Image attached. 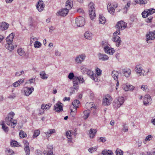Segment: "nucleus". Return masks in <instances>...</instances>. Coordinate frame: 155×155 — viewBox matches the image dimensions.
Wrapping results in <instances>:
<instances>
[{
	"label": "nucleus",
	"instance_id": "1",
	"mask_svg": "<svg viewBox=\"0 0 155 155\" xmlns=\"http://www.w3.org/2000/svg\"><path fill=\"white\" fill-rule=\"evenodd\" d=\"M15 113L13 112H10L8 115V117L5 118V121L8 125H11L12 128H14L16 124H17V121L16 120L13 119Z\"/></svg>",
	"mask_w": 155,
	"mask_h": 155
},
{
	"label": "nucleus",
	"instance_id": "2",
	"mask_svg": "<svg viewBox=\"0 0 155 155\" xmlns=\"http://www.w3.org/2000/svg\"><path fill=\"white\" fill-rule=\"evenodd\" d=\"M14 37V34L12 33L7 37L6 39L7 43L5 44V47L6 49L11 51L14 49V46L12 44Z\"/></svg>",
	"mask_w": 155,
	"mask_h": 155
},
{
	"label": "nucleus",
	"instance_id": "3",
	"mask_svg": "<svg viewBox=\"0 0 155 155\" xmlns=\"http://www.w3.org/2000/svg\"><path fill=\"white\" fill-rule=\"evenodd\" d=\"M83 78H82L75 76L73 79V87L71 88V89L78 90L79 83H83Z\"/></svg>",
	"mask_w": 155,
	"mask_h": 155
},
{
	"label": "nucleus",
	"instance_id": "4",
	"mask_svg": "<svg viewBox=\"0 0 155 155\" xmlns=\"http://www.w3.org/2000/svg\"><path fill=\"white\" fill-rule=\"evenodd\" d=\"M89 12L90 18L91 20L94 19L96 16L95 8L93 2H90L88 5Z\"/></svg>",
	"mask_w": 155,
	"mask_h": 155
},
{
	"label": "nucleus",
	"instance_id": "5",
	"mask_svg": "<svg viewBox=\"0 0 155 155\" xmlns=\"http://www.w3.org/2000/svg\"><path fill=\"white\" fill-rule=\"evenodd\" d=\"M124 101V97H119L115 99L113 103V105L115 108H118L121 106Z\"/></svg>",
	"mask_w": 155,
	"mask_h": 155
},
{
	"label": "nucleus",
	"instance_id": "6",
	"mask_svg": "<svg viewBox=\"0 0 155 155\" xmlns=\"http://www.w3.org/2000/svg\"><path fill=\"white\" fill-rule=\"evenodd\" d=\"M127 26V24L124 22L122 21H120L117 22V24L116 25V27L118 29L115 32L116 33H118V35H120V30H123Z\"/></svg>",
	"mask_w": 155,
	"mask_h": 155
},
{
	"label": "nucleus",
	"instance_id": "7",
	"mask_svg": "<svg viewBox=\"0 0 155 155\" xmlns=\"http://www.w3.org/2000/svg\"><path fill=\"white\" fill-rule=\"evenodd\" d=\"M116 32L113 34V37L112 38V41L115 42L116 45L117 47H120L121 45V40L120 37L117 36Z\"/></svg>",
	"mask_w": 155,
	"mask_h": 155
},
{
	"label": "nucleus",
	"instance_id": "8",
	"mask_svg": "<svg viewBox=\"0 0 155 155\" xmlns=\"http://www.w3.org/2000/svg\"><path fill=\"white\" fill-rule=\"evenodd\" d=\"M85 18L82 17H79L75 20V23L78 27H82L85 24Z\"/></svg>",
	"mask_w": 155,
	"mask_h": 155
},
{
	"label": "nucleus",
	"instance_id": "9",
	"mask_svg": "<svg viewBox=\"0 0 155 155\" xmlns=\"http://www.w3.org/2000/svg\"><path fill=\"white\" fill-rule=\"evenodd\" d=\"M151 96L149 94H146L143 98V104L146 106L150 105L152 103Z\"/></svg>",
	"mask_w": 155,
	"mask_h": 155
},
{
	"label": "nucleus",
	"instance_id": "10",
	"mask_svg": "<svg viewBox=\"0 0 155 155\" xmlns=\"http://www.w3.org/2000/svg\"><path fill=\"white\" fill-rule=\"evenodd\" d=\"M112 100L111 97L109 95H107L103 98V104L105 106L109 105L111 104Z\"/></svg>",
	"mask_w": 155,
	"mask_h": 155
},
{
	"label": "nucleus",
	"instance_id": "11",
	"mask_svg": "<svg viewBox=\"0 0 155 155\" xmlns=\"http://www.w3.org/2000/svg\"><path fill=\"white\" fill-rule=\"evenodd\" d=\"M147 41L148 43H150L149 41L155 39V31L153 32H149L148 34L146 35Z\"/></svg>",
	"mask_w": 155,
	"mask_h": 155
},
{
	"label": "nucleus",
	"instance_id": "12",
	"mask_svg": "<svg viewBox=\"0 0 155 155\" xmlns=\"http://www.w3.org/2000/svg\"><path fill=\"white\" fill-rule=\"evenodd\" d=\"M86 57L84 54H82L77 56L75 59V62L78 64H81L85 59Z\"/></svg>",
	"mask_w": 155,
	"mask_h": 155
},
{
	"label": "nucleus",
	"instance_id": "13",
	"mask_svg": "<svg viewBox=\"0 0 155 155\" xmlns=\"http://www.w3.org/2000/svg\"><path fill=\"white\" fill-rule=\"evenodd\" d=\"M62 104L58 102L54 105V109L56 112H60L63 110Z\"/></svg>",
	"mask_w": 155,
	"mask_h": 155
},
{
	"label": "nucleus",
	"instance_id": "14",
	"mask_svg": "<svg viewBox=\"0 0 155 155\" xmlns=\"http://www.w3.org/2000/svg\"><path fill=\"white\" fill-rule=\"evenodd\" d=\"M70 9L67 7L66 8L62 9L60 10L57 12V15L58 16H65L68 13L69 10Z\"/></svg>",
	"mask_w": 155,
	"mask_h": 155
},
{
	"label": "nucleus",
	"instance_id": "15",
	"mask_svg": "<svg viewBox=\"0 0 155 155\" xmlns=\"http://www.w3.org/2000/svg\"><path fill=\"white\" fill-rule=\"evenodd\" d=\"M44 5V3L43 1L39 0L37 3V9L39 12H41L45 7Z\"/></svg>",
	"mask_w": 155,
	"mask_h": 155
},
{
	"label": "nucleus",
	"instance_id": "16",
	"mask_svg": "<svg viewBox=\"0 0 155 155\" xmlns=\"http://www.w3.org/2000/svg\"><path fill=\"white\" fill-rule=\"evenodd\" d=\"M143 70L142 65L141 64H139L136 66L135 71L136 72L139 74L140 76L143 75L144 76L145 74L142 73Z\"/></svg>",
	"mask_w": 155,
	"mask_h": 155
},
{
	"label": "nucleus",
	"instance_id": "17",
	"mask_svg": "<svg viewBox=\"0 0 155 155\" xmlns=\"http://www.w3.org/2000/svg\"><path fill=\"white\" fill-rule=\"evenodd\" d=\"M104 50L106 53L111 55L113 54L115 52V50L114 48L107 46L104 47Z\"/></svg>",
	"mask_w": 155,
	"mask_h": 155
},
{
	"label": "nucleus",
	"instance_id": "18",
	"mask_svg": "<svg viewBox=\"0 0 155 155\" xmlns=\"http://www.w3.org/2000/svg\"><path fill=\"white\" fill-rule=\"evenodd\" d=\"M34 90L33 87H25L24 90V92L26 96H28Z\"/></svg>",
	"mask_w": 155,
	"mask_h": 155
},
{
	"label": "nucleus",
	"instance_id": "19",
	"mask_svg": "<svg viewBox=\"0 0 155 155\" xmlns=\"http://www.w3.org/2000/svg\"><path fill=\"white\" fill-rule=\"evenodd\" d=\"M98 56L99 59L102 61L107 60L109 58L108 56L105 54L99 53L98 54Z\"/></svg>",
	"mask_w": 155,
	"mask_h": 155
},
{
	"label": "nucleus",
	"instance_id": "20",
	"mask_svg": "<svg viewBox=\"0 0 155 155\" xmlns=\"http://www.w3.org/2000/svg\"><path fill=\"white\" fill-rule=\"evenodd\" d=\"M9 26V24L5 22L0 23V29L3 31L7 29Z\"/></svg>",
	"mask_w": 155,
	"mask_h": 155
},
{
	"label": "nucleus",
	"instance_id": "21",
	"mask_svg": "<svg viewBox=\"0 0 155 155\" xmlns=\"http://www.w3.org/2000/svg\"><path fill=\"white\" fill-rule=\"evenodd\" d=\"M108 12L111 14H114L115 12V9L114 8L112 4L109 3L107 6Z\"/></svg>",
	"mask_w": 155,
	"mask_h": 155
},
{
	"label": "nucleus",
	"instance_id": "22",
	"mask_svg": "<svg viewBox=\"0 0 155 155\" xmlns=\"http://www.w3.org/2000/svg\"><path fill=\"white\" fill-rule=\"evenodd\" d=\"M122 73L124 76L126 77H129L131 71L129 69L125 68L122 70Z\"/></svg>",
	"mask_w": 155,
	"mask_h": 155
},
{
	"label": "nucleus",
	"instance_id": "23",
	"mask_svg": "<svg viewBox=\"0 0 155 155\" xmlns=\"http://www.w3.org/2000/svg\"><path fill=\"white\" fill-rule=\"evenodd\" d=\"M17 53L19 56L23 57H25L26 54L24 49L21 48H19L18 49Z\"/></svg>",
	"mask_w": 155,
	"mask_h": 155
},
{
	"label": "nucleus",
	"instance_id": "24",
	"mask_svg": "<svg viewBox=\"0 0 155 155\" xmlns=\"http://www.w3.org/2000/svg\"><path fill=\"white\" fill-rule=\"evenodd\" d=\"M24 80L23 79H21L18 81L15 82L13 84V86L15 87H16L19 86L21 84H22L24 82Z\"/></svg>",
	"mask_w": 155,
	"mask_h": 155
},
{
	"label": "nucleus",
	"instance_id": "25",
	"mask_svg": "<svg viewBox=\"0 0 155 155\" xmlns=\"http://www.w3.org/2000/svg\"><path fill=\"white\" fill-rule=\"evenodd\" d=\"M112 77L115 80L118 81V73L117 71H113L111 74Z\"/></svg>",
	"mask_w": 155,
	"mask_h": 155
},
{
	"label": "nucleus",
	"instance_id": "26",
	"mask_svg": "<svg viewBox=\"0 0 155 155\" xmlns=\"http://www.w3.org/2000/svg\"><path fill=\"white\" fill-rule=\"evenodd\" d=\"M97 130L96 129H90L89 132L90 137L92 138H93L95 136V134Z\"/></svg>",
	"mask_w": 155,
	"mask_h": 155
},
{
	"label": "nucleus",
	"instance_id": "27",
	"mask_svg": "<svg viewBox=\"0 0 155 155\" xmlns=\"http://www.w3.org/2000/svg\"><path fill=\"white\" fill-rule=\"evenodd\" d=\"M92 34L89 31L86 32L84 34V37L88 39L91 40L92 38Z\"/></svg>",
	"mask_w": 155,
	"mask_h": 155
},
{
	"label": "nucleus",
	"instance_id": "28",
	"mask_svg": "<svg viewBox=\"0 0 155 155\" xmlns=\"http://www.w3.org/2000/svg\"><path fill=\"white\" fill-rule=\"evenodd\" d=\"M99 20L100 23L101 24H104L106 21L105 18L101 15H99Z\"/></svg>",
	"mask_w": 155,
	"mask_h": 155
},
{
	"label": "nucleus",
	"instance_id": "29",
	"mask_svg": "<svg viewBox=\"0 0 155 155\" xmlns=\"http://www.w3.org/2000/svg\"><path fill=\"white\" fill-rule=\"evenodd\" d=\"M40 75L41 78L43 79H46L48 77V75L46 74L45 71H44L40 72Z\"/></svg>",
	"mask_w": 155,
	"mask_h": 155
},
{
	"label": "nucleus",
	"instance_id": "30",
	"mask_svg": "<svg viewBox=\"0 0 155 155\" xmlns=\"http://www.w3.org/2000/svg\"><path fill=\"white\" fill-rule=\"evenodd\" d=\"M86 73L88 75L90 76V77L92 79H93L94 81H95L94 76H95V74H94L92 71L89 69V70L87 71Z\"/></svg>",
	"mask_w": 155,
	"mask_h": 155
},
{
	"label": "nucleus",
	"instance_id": "31",
	"mask_svg": "<svg viewBox=\"0 0 155 155\" xmlns=\"http://www.w3.org/2000/svg\"><path fill=\"white\" fill-rule=\"evenodd\" d=\"M102 153L103 155H112L113 153L111 150H106L103 151Z\"/></svg>",
	"mask_w": 155,
	"mask_h": 155
},
{
	"label": "nucleus",
	"instance_id": "32",
	"mask_svg": "<svg viewBox=\"0 0 155 155\" xmlns=\"http://www.w3.org/2000/svg\"><path fill=\"white\" fill-rule=\"evenodd\" d=\"M71 0H68L66 2V6L69 9H71L72 7V4Z\"/></svg>",
	"mask_w": 155,
	"mask_h": 155
},
{
	"label": "nucleus",
	"instance_id": "33",
	"mask_svg": "<svg viewBox=\"0 0 155 155\" xmlns=\"http://www.w3.org/2000/svg\"><path fill=\"white\" fill-rule=\"evenodd\" d=\"M72 104L74 107L78 108L80 104V102L78 100H75L72 102Z\"/></svg>",
	"mask_w": 155,
	"mask_h": 155
},
{
	"label": "nucleus",
	"instance_id": "34",
	"mask_svg": "<svg viewBox=\"0 0 155 155\" xmlns=\"http://www.w3.org/2000/svg\"><path fill=\"white\" fill-rule=\"evenodd\" d=\"M1 125H2V128L4 131L6 133L8 132V128L6 126L5 124L4 123L3 121L2 122V123Z\"/></svg>",
	"mask_w": 155,
	"mask_h": 155
},
{
	"label": "nucleus",
	"instance_id": "35",
	"mask_svg": "<svg viewBox=\"0 0 155 155\" xmlns=\"http://www.w3.org/2000/svg\"><path fill=\"white\" fill-rule=\"evenodd\" d=\"M55 132V130L54 129H53L49 130H48L47 132L45 133L47 136L48 135H49L48 137H49L52 134Z\"/></svg>",
	"mask_w": 155,
	"mask_h": 155
},
{
	"label": "nucleus",
	"instance_id": "36",
	"mask_svg": "<svg viewBox=\"0 0 155 155\" xmlns=\"http://www.w3.org/2000/svg\"><path fill=\"white\" fill-rule=\"evenodd\" d=\"M19 136L20 137L23 138L26 137L27 135L25 132L22 130H21L19 133Z\"/></svg>",
	"mask_w": 155,
	"mask_h": 155
},
{
	"label": "nucleus",
	"instance_id": "37",
	"mask_svg": "<svg viewBox=\"0 0 155 155\" xmlns=\"http://www.w3.org/2000/svg\"><path fill=\"white\" fill-rule=\"evenodd\" d=\"M130 2L129 1L128 2H127V4L125 5V6L124 7V10L126 9V11H124V13H126L127 12V9H128V8H129L130 7Z\"/></svg>",
	"mask_w": 155,
	"mask_h": 155
},
{
	"label": "nucleus",
	"instance_id": "38",
	"mask_svg": "<svg viewBox=\"0 0 155 155\" xmlns=\"http://www.w3.org/2000/svg\"><path fill=\"white\" fill-rule=\"evenodd\" d=\"M90 113V111L89 110H87L84 111V114L85 116L84 119H86L88 117Z\"/></svg>",
	"mask_w": 155,
	"mask_h": 155
},
{
	"label": "nucleus",
	"instance_id": "39",
	"mask_svg": "<svg viewBox=\"0 0 155 155\" xmlns=\"http://www.w3.org/2000/svg\"><path fill=\"white\" fill-rule=\"evenodd\" d=\"M147 11L148 13V16L150 15L153 14L154 13H155V9L153 8H150L148 9H147Z\"/></svg>",
	"mask_w": 155,
	"mask_h": 155
},
{
	"label": "nucleus",
	"instance_id": "40",
	"mask_svg": "<svg viewBox=\"0 0 155 155\" xmlns=\"http://www.w3.org/2000/svg\"><path fill=\"white\" fill-rule=\"evenodd\" d=\"M41 43L38 41H35L34 44V46L35 48H38L41 46Z\"/></svg>",
	"mask_w": 155,
	"mask_h": 155
},
{
	"label": "nucleus",
	"instance_id": "41",
	"mask_svg": "<svg viewBox=\"0 0 155 155\" xmlns=\"http://www.w3.org/2000/svg\"><path fill=\"white\" fill-rule=\"evenodd\" d=\"M116 155H122L123 154V151L117 148L115 151Z\"/></svg>",
	"mask_w": 155,
	"mask_h": 155
},
{
	"label": "nucleus",
	"instance_id": "42",
	"mask_svg": "<svg viewBox=\"0 0 155 155\" xmlns=\"http://www.w3.org/2000/svg\"><path fill=\"white\" fill-rule=\"evenodd\" d=\"M136 3L140 4H145L147 3V0H136Z\"/></svg>",
	"mask_w": 155,
	"mask_h": 155
},
{
	"label": "nucleus",
	"instance_id": "43",
	"mask_svg": "<svg viewBox=\"0 0 155 155\" xmlns=\"http://www.w3.org/2000/svg\"><path fill=\"white\" fill-rule=\"evenodd\" d=\"M141 88L146 92H147L149 91L148 86L147 85H142L141 86Z\"/></svg>",
	"mask_w": 155,
	"mask_h": 155
},
{
	"label": "nucleus",
	"instance_id": "44",
	"mask_svg": "<svg viewBox=\"0 0 155 155\" xmlns=\"http://www.w3.org/2000/svg\"><path fill=\"white\" fill-rule=\"evenodd\" d=\"M40 131L39 130H35L33 135V138H35L36 137L40 134Z\"/></svg>",
	"mask_w": 155,
	"mask_h": 155
},
{
	"label": "nucleus",
	"instance_id": "45",
	"mask_svg": "<svg viewBox=\"0 0 155 155\" xmlns=\"http://www.w3.org/2000/svg\"><path fill=\"white\" fill-rule=\"evenodd\" d=\"M97 147H93L89 148L88 150L89 152L91 153H93L94 151H95L97 150Z\"/></svg>",
	"mask_w": 155,
	"mask_h": 155
},
{
	"label": "nucleus",
	"instance_id": "46",
	"mask_svg": "<svg viewBox=\"0 0 155 155\" xmlns=\"http://www.w3.org/2000/svg\"><path fill=\"white\" fill-rule=\"evenodd\" d=\"M147 10H145L142 13V17L144 18H145L147 17L148 16V13H147Z\"/></svg>",
	"mask_w": 155,
	"mask_h": 155
},
{
	"label": "nucleus",
	"instance_id": "47",
	"mask_svg": "<svg viewBox=\"0 0 155 155\" xmlns=\"http://www.w3.org/2000/svg\"><path fill=\"white\" fill-rule=\"evenodd\" d=\"M24 150L26 153V155H29L30 150L29 147H25Z\"/></svg>",
	"mask_w": 155,
	"mask_h": 155
},
{
	"label": "nucleus",
	"instance_id": "48",
	"mask_svg": "<svg viewBox=\"0 0 155 155\" xmlns=\"http://www.w3.org/2000/svg\"><path fill=\"white\" fill-rule=\"evenodd\" d=\"M18 144V142L15 140H13L11 143V145L13 147H16Z\"/></svg>",
	"mask_w": 155,
	"mask_h": 155
},
{
	"label": "nucleus",
	"instance_id": "49",
	"mask_svg": "<svg viewBox=\"0 0 155 155\" xmlns=\"http://www.w3.org/2000/svg\"><path fill=\"white\" fill-rule=\"evenodd\" d=\"M128 85H129L128 84H127L125 85H124L123 86V87H122L123 88L125 91H129Z\"/></svg>",
	"mask_w": 155,
	"mask_h": 155
},
{
	"label": "nucleus",
	"instance_id": "50",
	"mask_svg": "<svg viewBox=\"0 0 155 155\" xmlns=\"http://www.w3.org/2000/svg\"><path fill=\"white\" fill-rule=\"evenodd\" d=\"M74 77L75 76H74V73L72 72L70 73L68 75V78L70 80L74 78Z\"/></svg>",
	"mask_w": 155,
	"mask_h": 155
},
{
	"label": "nucleus",
	"instance_id": "51",
	"mask_svg": "<svg viewBox=\"0 0 155 155\" xmlns=\"http://www.w3.org/2000/svg\"><path fill=\"white\" fill-rule=\"evenodd\" d=\"M71 132L70 130L67 131L66 133V135L67 137L69 139H71Z\"/></svg>",
	"mask_w": 155,
	"mask_h": 155
},
{
	"label": "nucleus",
	"instance_id": "52",
	"mask_svg": "<svg viewBox=\"0 0 155 155\" xmlns=\"http://www.w3.org/2000/svg\"><path fill=\"white\" fill-rule=\"evenodd\" d=\"M128 127L127 126L126 124H125L123 125V130L124 132H127L128 131Z\"/></svg>",
	"mask_w": 155,
	"mask_h": 155
},
{
	"label": "nucleus",
	"instance_id": "53",
	"mask_svg": "<svg viewBox=\"0 0 155 155\" xmlns=\"http://www.w3.org/2000/svg\"><path fill=\"white\" fill-rule=\"evenodd\" d=\"M81 69L82 70L84 71H85V72H87V71H88L89 69H87V68H86V66L84 65H83L81 67Z\"/></svg>",
	"mask_w": 155,
	"mask_h": 155
},
{
	"label": "nucleus",
	"instance_id": "54",
	"mask_svg": "<svg viewBox=\"0 0 155 155\" xmlns=\"http://www.w3.org/2000/svg\"><path fill=\"white\" fill-rule=\"evenodd\" d=\"M61 53L58 51V50H56L55 51V55L57 56H60Z\"/></svg>",
	"mask_w": 155,
	"mask_h": 155
},
{
	"label": "nucleus",
	"instance_id": "55",
	"mask_svg": "<svg viewBox=\"0 0 155 155\" xmlns=\"http://www.w3.org/2000/svg\"><path fill=\"white\" fill-rule=\"evenodd\" d=\"M150 71V69H147L146 70H143L142 73H143L144 74H145L144 75V76L146 75L147 74L148 72Z\"/></svg>",
	"mask_w": 155,
	"mask_h": 155
},
{
	"label": "nucleus",
	"instance_id": "56",
	"mask_svg": "<svg viewBox=\"0 0 155 155\" xmlns=\"http://www.w3.org/2000/svg\"><path fill=\"white\" fill-rule=\"evenodd\" d=\"M24 71H22L20 72H17L15 73V75L16 76H19L21 75L24 74Z\"/></svg>",
	"mask_w": 155,
	"mask_h": 155
},
{
	"label": "nucleus",
	"instance_id": "57",
	"mask_svg": "<svg viewBox=\"0 0 155 155\" xmlns=\"http://www.w3.org/2000/svg\"><path fill=\"white\" fill-rule=\"evenodd\" d=\"M152 136L151 135H148L146 137L145 139L146 140H147V141H150L152 139Z\"/></svg>",
	"mask_w": 155,
	"mask_h": 155
},
{
	"label": "nucleus",
	"instance_id": "58",
	"mask_svg": "<svg viewBox=\"0 0 155 155\" xmlns=\"http://www.w3.org/2000/svg\"><path fill=\"white\" fill-rule=\"evenodd\" d=\"M47 153L46 155H53V152L51 151H48V153H47V151H44V154H45Z\"/></svg>",
	"mask_w": 155,
	"mask_h": 155
},
{
	"label": "nucleus",
	"instance_id": "59",
	"mask_svg": "<svg viewBox=\"0 0 155 155\" xmlns=\"http://www.w3.org/2000/svg\"><path fill=\"white\" fill-rule=\"evenodd\" d=\"M101 71L99 69L97 68L96 70V74L97 76L100 75Z\"/></svg>",
	"mask_w": 155,
	"mask_h": 155
},
{
	"label": "nucleus",
	"instance_id": "60",
	"mask_svg": "<svg viewBox=\"0 0 155 155\" xmlns=\"http://www.w3.org/2000/svg\"><path fill=\"white\" fill-rule=\"evenodd\" d=\"M153 17L152 16H150L148 17L146 19V21L147 22H150L152 19Z\"/></svg>",
	"mask_w": 155,
	"mask_h": 155
},
{
	"label": "nucleus",
	"instance_id": "61",
	"mask_svg": "<svg viewBox=\"0 0 155 155\" xmlns=\"http://www.w3.org/2000/svg\"><path fill=\"white\" fill-rule=\"evenodd\" d=\"M134 88V87L132 85H130L129 84L128 85V89L129 91H133Z\"/></svg>",
	"mask_w": 155,
	"mask_h": 155
},
{
	"label": "nucleus",
	"instance_id": "62",
	"mask_svg": "<svg viewBox=\"0 0 155 155\" xmlns=\"http://www.w3.org/2000/svg\"><path fill=\"white\" fill-rule=\"evenodd\" d=\"M24 143L25 145V147H29V143L27 140H24Z\"/></svg>",
	"mask_w": 155,
	"mask_h": 155
},
{
	"label": "nucleus",
	"instance_id": "63",
	"mask_svg": "<svg viewBox=\"0 0 155 155\" xmlns=\"http://www.w3.org/2000/svg\"><path fill=\"white\" fill-rule=\"evenodd\" d=\"M77 108L75 107L73 109H71V112L72 113H74V115L76 114V113L77 112Z\"/></svg>",
	"mask_w": 155,
	"mask_h": 155
},
{
	"label": "nucleus",
	"instance_id": "64",
	"mask_svg": "<svg viewBox=\"0 0 155 155\" xmlns=\"http://www.w3.org/2000/svg\"><path fill=\"white\" fill-rule=\"evenodd\" d=\"M35 39H36V40H37V39L36 38H35V37H34L33 36H32V37H31L30 38L31 43H32L34 41H35Z\"/></svg>",
	"mask_w": 155,
	"mask_h": 155
}]
</instances>
